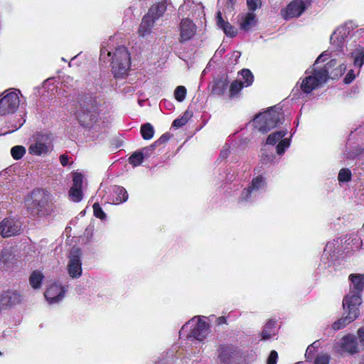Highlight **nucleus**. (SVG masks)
Segmentation results:
<instances>
[{
  "mask_svg": "<svg viewBox=\"0 0 364 364\" xmlns=\"http://www.w3.org/2000/svg\"><path fill=\"white\" fill-rule=\"evenodd\" d=\"M332 56L328 50L323 52L316 59L313 68L305 72L306 76L303 79L301 89L305 93H310L314 90L324 84L328 78V71L326 68H316V64L325 61Z\"/></svg>",
  "mask_w": 364,
  "mask_h": 364,
  "instance_id": "f257e3e1",
  "label": "nucleus"
},
{
  "mask_svg": "<svg viewBox=\"0 0 364 364\" xmlns=\"http://www.w3.org/2000/svg\"><path fill=\"white\" fill-rule=\"evenodd\" d=\"M107 57H111L112 73L115 77H123L127 75L131 65V57L126 47L118 46L112 53L102 48L100 59L105 60Z\"/></svg>",
  "mask_w": 364,
  "mask_h": 364,
  "instance_id": "f03ea898",
  "label": "nucleus"
},
{
  "mask_svg": "<svg viewBox=\"0 0 364 364\" xmlns=\"http://www.w3.org/2000/svg\"><path fill=\"white\" fill-rule=\"evenodd\" d=\"M284 114L279 108L272 107L266 112L257 114L253 120V126L262 134L282 124Z\"/></svg>",
  "mask_w": 364,
  "mask_h": 364,
  "instance_id": "7ed1b4c3",
  "label": "nucleus"
},
{
  "mask_svg": "<svg viewBox=\"0 0 364 364\" xmlns=\"http://www.w3.org/2000/svg\"><path fill=\"white\" fill-rule=\"evenodd\" d=\"M348 279L350 282V291L344 297L343 304L358 307L362 302L360 294L364 289V274H350Z\"/></svg>",
  "mask_w": 364,
  "mask_h": 364,
  "instance_id": "20e7f679",
  "label": "nucleus"
},
{
  "mask_svg": "<svg viewBox=\"0 0 364 364\" xmlns=\"http://www.w3.org/2000/svg\"><path fill=\"white\" fill-rule=\"evenodd\" d=\"M53 150L52 138L50 134L37 133L30 141L28 153L34 156H45Z\"/></svg>",
  "mask_w": 364,
  "mask_h": 364,
  "instance_id": "39448f33",
  "label": "nucleus"
},
{
  "mask_svg": "<svg viewBox=\"0 0 364 364\" xmlns=\"http://www.w3.org/2000/svg\"><path fill=\"white\" fill-rule=\"evenodd\" d=\"M98 117L97 105L93 102H82L76 112V117L83 127H90L97 120Z\"/></svg>",
  "mask_w": 364,
  "mask_h": 364,
  "instance_id": "423d86ee",
  "label": "nucleus"
},
{
  "mask_svg": "<svg viewBox=\"0 0 364 364\" xmlns=\"http://www.w3.org/2000/svg\"><path fill=\"white\" fill-rule=\"evenodd\" d=\"M188 327L192 328L190 336L198 341L204 339L209 333L208 324L201 318H193L182 327V329L184 330Z\"/></svg>",
  "mask_w": 364,
  "mask_h": 364,
  "instance_id": "0eeeda50",
  "label": "nucleus"
},
{
  "mask_svg": "<svg viewBox=\"0 0 364 364\" xmlns=\"http://www.w3.org/2000/svg\"><path fill=\"white\" fill-rule=\"evenodd\" d=\"M20 103L16 91L8 92L0 100V115L12 114L18 109Z\"/></svg>",
  "mask_w": 364,
  "mask_h": 364,
  "instance_id": "6e6552de",
  "label": "nucleus"
},
{
  "mask_svg": "<svg viewBox=\"0 0 364 364\" xmlns=\"http://www.w3.org/2000/svg\"><path fill=\"white\" fill-rule=\"evenodd\" d=\"M80 257V250L73 247L69 254V261L67 265L68 272L73 279L79 278L82 275V269Z\"/></svg>",
  "mask_w": 364,
  "mask_h": 364,
  "instance_id": "1a4fd4ad",
  "label": "nucleus"
},
{
  "mask_svg": "<svg viewBox=\"0 0 364 364\" xmlns=\"http://www.w3.org/2000/svg\"><path fill=\"white\" fill-rule=\"evenodd\" d=\"M334 346L338 352L354 354L363 350V348L358 343L355 337L353 335L343 336L336 342Z\"/></svg>",
  "mask_w": 364,
  "mask_h": 364,
  "instance_id": "9d476101",
  "label": "nucleus"
},
{
  "mask_svg": "<svg viewBox=\"0 0 364 364\" xmlns=\"http://www.w3.org/2000/svg\"><path fill=\"white\" fill-rule=\"evenodd\" d=\"M242 79L233 81L230 87V97H237V94L244 87L251 85L254 80L252 72L248 69H243L240 72Z\"/></svg>",
  "mask_w": 364,
  "mask_h": 364,
  "instance_id": "9b49d317",
  "label": "nucleus"
},
{
  "mask_svg": "<svg viewBox=\"0 0 364 364\" xmlns=\"http://www.w3.org/2000/svg\"><path fill=\"white\" fill-rule=\"evenodd\" d=\"M21 232V225L13 218H5L0 223V234L3 237H9L19 235Z\"/></svg>",
  "mask_w": 364,
  "mask_h": 364,
  "instance_id": "f8f14e48",
  "label": "nucleus"
},
{
  "mask_svg": "<svg viewBox=\"0 0 364 364\" xmlns=\"http://www.w3.org/2000/svg\"><path fill=\"white\" fill-rule=\"evenodd\" d=\"M66 292V289L59 283L50 284L44 293L47 301L50 304H55L63 299Z\"/></svg>",
  "mask_w": 364,
  "mask_h": 364,
  "instance_id": "ddd939ff",
  "label": "nucleus"
},
{
  "mask_svg": "<svg viewBox=\"0 0 364 364\" xmlns=\"http://www.w3.org/2000/svg\"><path fill=\"white\" fill-rule=\"evenodd\" d=\"M343 309L348 312V314L346 317L341 318L333 323L332 328L336 331L339 330L345 327L347 324L353 322L358 318L359 314L358 307L350 304L344 305L343 304Z\"/></svg>",
  "mask_w": 364,
  "mask_h": 364,
  "instance_id": "4468645a",
  "label": "nucleus"
},
{
  "mask_svg": "<svg viewBox=\"0 0 364 364\" xmlns=\"http://www.w3.org/2000/svg\"><path fill=\"white\" fill-rule=\"evenodd\" d=\"M306 9V6L302 0H294L289 3L284 10L282 11L281 14L285 19L299 17Z\"/></svg>",
  "mask_w": 364,
  "mask_h": 364,
  "instance_id": "2eb2a0df",
  "label": "nucleus"
},
{
  "mask_svg": "<svg viewBox=\"0 0 364 364\" xmlns=\"http://www.w3.org/2000/svg\"><path fill=\"white\" fill-rule=\"evenodd\" d=\"M204 7L200 3H195L193 1H186L178 9L179 14L185 16L190 11L193 18L204 17Z\"/></svg>",
  "mask_w": 364,
  "mask_h": 364,
  "instance_id": "dca6fc26",
  "label": "nucleus"
},
{
  "mask_svg": "<svg viewBox=\"0 0 364 364\" xmlns=\"http://www.w3.org/2000/svg\"><path fill=\"white\" fill-rule=\"evenodd\" d=\"M180 42H185L191 39L196 33V26L188 18H183L180 26Z\"/></svg>",
  "mask_w": 364,
  "mask_h": 364,
  "instance_id": "f3484780",
  "label": "nucleus"
},
{
  "mask_svg": "<svg viewBox=\"0 0 364 364\" xmlns=\"http://www.w3.org/2000/svg\"><path fill=\"white\" fill-rule=\"evenodd\" d=\"M265 181L262 176H258L253 178L251 186L245 189L242 192V197L244 200H249L252 195L256 196V193L264 187Z\"/></svg>",
  "mask_w": 364,
  "mask_h": 364,
  "instance_id": "a211bd4d",
  "label": "nucleus"
},
{
  "mask_svg": "<svg viewBox=\"0 0 364 364\" xmlns=\"http://www.w3.org/2000/svg\"><path fill=\"white\" fill-rule=\"evenodd\" d=\"M236 352V348L232 345H223L218 349V356L217 362L220 364H228L232 355Z\"/></svg>",
  "mask_w": 364,
  "mask_h": 364,
  "instance_id": "6ab92c4d",
  "label": "nucleus"
},
{
  "mask_svg": "<svg viewBox=\"0 0 364 364\" xmlns=\"http://www.w3.org/2000/svg\"><path fill=\"white\" fill-rule=\"evenodd\" d=\"M128 193L126 189L122 186H114L111 190V198L109 200L110 203L119 204L127 201Z\"/></svg>",
  "mask_w": 364,
  "mask_h": 364,
  "instance_id": "aec40b11",
  "label": "nucleus"
},
{
  "mask_svg": "<svg viewBox=\"0 0 364 364\" xmlns=\"http://www.w3.org/2000/svg\"><path fill=\"white\" fill-rule=\"evenodd\" d=\"M348 31L345 27H341L336 29L331 36V43L338 48L343 47L345 39L347 37Z\"/></svg>",
  "mask_w": 364,
  "mask_h": 364,
  "instance_id": "412c9836",
  "label": "nucleus"
},
{
  "mask_svg": "<svg viewBox=\"0 0 364 364\" xmlns=\"http://www.w3.org/2000/svg\"><path fill=\"white\" fill-rule=\"evenodd\" d=\"M216 23L217 26L224 31L226 36L232 38L237 35V29L222 18L220 11L217 13Z\"/></svg>",
  "mask_w": 364,
  "mask_h": 364,
  "instance_id": "4be33fe9",
  "label": "nucleus"
},
{
  "mask_svg": "<svg viewBox=\"0 0 364 364\" xmlns=\"http://www.w3.org/2000/svg\"><path fill=\"white\" fill-rule=\"evenodd\" d=\"M240 27L245 31H248L255 26L257 20L256 16L253 13H247L240 16Z\"/></svg>",
  "mask_w": 364,
  "mask_h": 364,
  "instance_id": "5701e85b",
  "label": "nucleus"
},
{
  "mask_svg": "<svg viewBox=\"0 0 364 364\" xmlns=\"http://www.w3.org/2000/svg\"><path fill=\"white\" fill-rule=\"evenodd\" d=\"M167 9V2L166 1H161L153 4L149 10L147 14L154 21L158 20L160 17L163 16L164 12Z\"/></svg>",
  "mask_w": 364,
  "mask_h": 364,
  "instance_id": "b1692460",
  "label": "nucleus"
},
{
  "mask_svg": "<svg viewBox=\"0 0 364 364\" xmlns=\"http://www.w3.org/2000/svg\"><path fill=\"white\" fill-rule=\"evenodd\" d=\"M14 259V256L11 250L3 249L0 252V268L2 269H7L13 264Z\"/></svg>",
  "mask_w": 364,
  "mask_h": 364,
  "instance_id": "393cba45",
  "label": "nucleus"
},
{
  "mask_svg": "<svg viewBox=\"0 0 364 364\" xmlns=\"http://www.w3.org/2000/svg\"><path fill=\"white\" fill-rule=\"evenodd\" d=\"M155 23L154 19L151 18L149 16L146 15L139 26V34L141 36H144L151 33V30Z\"/></svg>",
  "mask_w": 364,
  "mask_h": 364,
  "instance_id": "a878e982",
  "label": "nucleus"
},
{
  "mask_svg": "<svg viewBox=\"0 0 364 364\" xmlns=\"http://www.w3.org/2000/svg\"><path fill=\"white\" fill-rule=\"evenodd\" d=\"M276 335V322L273 321H269L262 331L261 336L264 341L271 338L272 336Z\"/></svg>",
  "mask_w": 364,
  "mask_h": 364,
  "instance_id": "bb28decb",
  "label": "nucleus"
},
{
  "mask_svg": "<svg viewBox=\"0 0 364 364\" xmlns=\"http://www.w3.org/2000/svg\"><path fill=\"white\" fill-rule=\"evenodd\" d=\"M21 301V296L16 292H7L1 299L2 305H14Z\"/></svg>",
  "mask_w": 364,
  "mask_h": 364,
  "instance_id": "cd10ccee",
  "label": "nucleus"
},
{
  "mask_svg": "<svg viewBox=\"0 0 364 364\" xmlns=\"http://www.w3.org/2000/svg\"><path fill=\"white\" fill-rule=\"evenodd\" d=\"M44 204V201L37 200H33L32 201H31L30 200H27L26 202V205L28 206V210L33 215H40L43 211Z\"/></svg>",
  "mask_w": 364,
  "mask_h": 364,
  "instance_id": "c85d7f7f",
  "label": "nucleus"
},
{
  "mask_svg": "<svg viewBox=\"0 0 364 364\" xmlns=\"http://www.w3.org/2000/svg\"><path fill=\"white\" fill-rule=\"evenodd\" d=\"M355 66L360 68L364 63V48L358 46L351 53Z\"/></svg>",
  "mask_w": 364,
  "mask_h": 364,
  "instance_id": "c756f323",
  "label": "nucleus"
},
{
  "mask_svg": "<svg viewBox=\"0 0 364 364\" xmlns=\"http://www.w3.org/2000/svg\"><path fill=\"white\" fill-rule=\"evenodd\" d=\"M43 275L38 271H34L29 279L30 284L33 289H38L41 287Z\"/></svg>",
  "mask_w": 364,
  "mask_h": 364,
  "instance_id": "7c9ffc66",
  "label": "nucleus"
},
{
  "mask_svg": "<svg viewBox=\"0 0 364 364\" xmlns=\"http://www.w3.org/2000/svg\"><path fill=\"white\" fill-rule=\"evenodd\" d=\"M287 134V131L281 130L271 134L267 139V144L274 145Z\"/></svg>",
  "mask_w": 364,
  "mask_h": 364,
  "instance_id": "2f4dec72",
  "label": "nucleus"
},
{
  "mask_svg": "<svg viewBox=\"0 0 364 364\" xmlns=\"http://www.w3.org/2000/svg\"><path fill=\"white\" fill-rule=\"evenodd\" d=\"M141 134L145 140L151 139L154 134V127L151 124L146 123L141 126Z\"/></svg>",
  "mask_w": 364,
  "mask_h": 364,
  "instance_id": "473e14b6",
  "label": "nucleus"
},
{
  "mask_svg": "<svg viewBox=\"0 0 364 364\" xmlns=\"http://www.w3.org/2000/svg\"><path fill=\"white\" fill-rule=\"evenodd\" d=\"M69 196L74 202H80L82 199V191L80 187H71Z\"/></svg>",
  "mask_w": 364,
  "mask_h": 364,
  "instance_id": "72a5a7b5",
  "label": "nucleus"
},
{
  "mask_svg": "<svg viewBox=\"0 0 364 364\" xmlns=\"http://www.w3.org/2000/svg\"><path fill=\"white\" fill-rule=\"evenodd\" d=\"M25 154L26 148L23 146H14L11 149V154L12 157L16 160L21 159Z\"/></svg>",
  "mask_w": 364,
  "mask_h": 364,
  "instance_id": "f704fd0d",
  "label": "nucleus"
},
{
  "mask_svg": "<svg viewBox=\"0 0 364 364\" xmlns=\"http://www.w3.org/2000/svg\"><path fill=\"white\" fill-rule=\"evenodd\" d=\"M186 96V88L184 86H178L174 91V97L178 102H183Z\"/></svg>",
  "mask_w": 364,
  "mask_h": 364,
  "instance_id": "c9c22d12",
  "label": "nucleus"
},
{
  "mask_svg": "<svg viewBox=\"0 0 364 364\" xmlns=\"http://www.w3.org/2000/svg\"><path fill=\"white\" fill-rule=\"evenodd\" d=\"M144 159V158L140 151L135 152L129 158V162L133 166H136L142 163Z\"/></svg>",
  "mask_w": 364,
  "mask_h": 364,
  "instance_id": "e433bc0d",
  "label": "nucleus"
},
{
  "mask_svg": "<svg viewBox=\"0 0 364 364\" xmlns=\"http://www.w3.org/2000/svg\"><path fill=\"white\" fill-rule=\"evenodd\" d=\"M351 178V172L348 168H342L338 173V179L340 182H348Z\"/></svg>",
  "mask_w": 364,
  "mask_h": 364,
  "instance_id": "4c0bfd02",
  "label": "nucleus"
},
{
  "mask_svg": "<svg viewBox=\"0 0 364 364\" xmlns=\"http://www.w3.org/2000/svg\"><path fill=\"white\" fill-rule=\"evenodd\" d=\"M227 89V83L223 80H219L216 82L213 88L214 93L218 95H223Z\"/></svg>",
  "mask_w": 364,
  "mask_h": 364,
  "instance_id": "58836bf2",
  "label": "nucleus"
},
{
  "mask_svg": "<svg viewBox=\"0 0 364 364\" xmlns=\"http://www.w3.org/2000/svg\"><path fill=\"white\" fill-rule=\"evenodd\" d=\"M289 146V140L288 139H282L277 146V152L278 154H282L284 152L285 149Z\"/></svg>",
  "mask_w": 364,
  "mask_h": 364,
  "instance_id": "ea45409f",
  "label": "nucleus"
},
{
  "mask_svg": "<svg viewBox=\"0 0 364 364\" xmlns=\"http://www.w3.org/2000/svg\"><path fill=\"white\" fill-rule=\"evenodd\" d=\"M93 211L95 217L102 220L105 218L106 214L104 213L98 203H94Z\"/></svg>",
  "mask_w": 364,
  "mask_h": 364,
  "instance_id": "a19ab883",
  "label": "nucleus"
},
{
  "mask_svg": "<svg viewBox=\"0 0 364 364\" xmlns=\"http://www.w3.org/2000/svg\"><path fill=\"white\" fill-rule=\"evenodd\" d=\"M73 184L72 187H80L82 188V175L79 173H74L73 176Z\"/></svg>",
  "mask_w": 364,
  "mask_h": 364,
  "instance_id": "79ce46f5",
  "label": "nucleus"
},
{
  "mask_svg": "<svg viewBox=\"0 0 364 364\" xmlns=\"http://www.w3.org/2000/svg\"><path fill=\"white\" fill-rule=\"evenodd\" d=\"M247 4L249 10L255 11L257 8L261 6V1L260 0H247Z\"/></svg>",
  "mask_w": 364,
  "mask_h": 364,
  "instance_id": "37998d69",
  "label": "nucleus"
},
{
  "mask_svg": "<svg viewBox=\"0 0 364 364\" xmlns=\"http://www.w3.org/2000/svg\"><path fill=\"white\" fill-rule=\"evenodd\" d=\"M156 149V144H152L151 145L144 148L140 152L143 155L144 158L149 157Z\"/></svg>",
  "mask_w": 364,
  "mask_h": 364,
  "instance_id": "c03bdc74",
  "label": "nucleus"
},
{
  "mask_svg": "<svg viewBox=\"0 0 364 364\" xmlns=\"http://www.w3.org/2000/svg\"><path fill=\"white\" fill-rule=\"evenodd\" d=\"M329 356L326 354H322L317 356L314 361V364H328Z\"/></svg>",
  "mask_w": 364,
  "mask_h": 364,
  "instance_id": "a18cd8bd",
  "label": "nucleus"
},
{
  "mask_svg": "<svg viewBox=\"0 0 364 364\" xmlns=\"http://www.w3.org/2000/svg\"><path fill=\"white\" fill-rule=\"evenodd\" d=\"M188 122V118L186 116H183L180 119H176L173 122V126L178 128L184 126Z\"/></svg>",
  "mask_w": 364,
  "mask_h": 364,
  "instance_id": "49530a36",
  "label": "nucleus"
},
{
  "mask_svg": "<svg viewBox=\"0 0 364 364\" xmlns=\"http://www.w3.org/2000/svg\"><path fill=\"white\" fill-rule=\"evenodd\" d=\"M278 358V354L277 351L272 350L270 354L267 358V364H277V360Z\"/></svg>",
  "mask_w": 364,
  "mask_h": 364,
  "instance_id": "de8ad7c7",
  "label": "nucleus"
},
{
  "mask_svg": "<svg viewBox=\"0 0 364 364\" xmlns=\"http://www.w3.org/2000/svg\"><path fill=\"white\" fill-rule=\"evenodd\" d=\"M355 78V74L353 70L348 71L343 81L346 84L350 83Z\"/></svg>",
  "mask_w": 364,
  "mask_h": 364,
  "instance_id": "09e8293b",
  "label": "nucleus"
},
{
  "mask_svg": "<svg viewBox=\"0 0 364 364\" xmlns=\"http://www.w3.org/2000/svg\"><path fill=\"white\" fill-rule=\"evenodd\" d=\"M169 139V136L167 134H163L158 140H156L154 144H156V147L166 143Z\"/></svg>",
  "mask_w": 364,
  "mask_h": 364,
  "instance_id": "8fccbe9b",
  "label": "nucleus"
},
{
  "mask_svg": "<svg viewBox=\"0 0 364 364\" xmlns=\"http://www.w3.org/2000/svg\"><path fill=\"white\" fill-rule=\"evenodd\" d=\"M358 336L360 339V346L364 348V328H360L358 331Z\"/></svg>",
  "mask_w": 364,
  "mask_h": 364,
  "instance_id": "3c124183",
  "label": "nucleus"
},
{
  "mask_svg": "<svg viewBox=\"0 0 364 364\" xmlns=\"http://www.w3.org/2000/svg\"><path fill=\"white\" fill-rule=\"evenodd\" d=\"M60 161L62 166H65L68 164L69 158L67 155L62 154L60 156Z\"/></svg>",
  "mask_w": 364,
  "mask_h": 364,
  "instance_id": "603ef678",
  "label": "nucleus"
},
{
  "mask_svg": "<svg viewBox=\"0 0 364 364\" xmlns=\"http://www.w3.org/2000/svg\"><path fill=\"white\" fill-rule=\"evenodd\" d=\"M336 65V60L335 59H332L330 62H328L323 68H326L328 70L329 68H332Z\"/></svg>",
  "mask_w": 364,
  "mask_h": 364,
  "instance_id": "864d4df0",
  "label": "nucleus"
},
{
  "mask_svg": "<svg viewBox=\"0 0 364 364\" xmlns=\"http://www.w3.org/2000/svg\"><path fill=\"white\" fill-rule=\"evenodd\" d=\"M218 323L223 324L226 323V318L224 316H220L218 318Z\"/></svg>",
  "mask_w": 364,
  "mask_h": 364,
  "instance_id": "5fc2aeb1",
  "label": "nucleus"
},
{
  "mask_svg": "<svg viewBox=\"0 0 364 364\" xmlns=\"http://www.w3.org/2000/svg\"><path fill=\"white\" fill-rule=\"evenodd\" d=\"M316 344V342H314L311 346H309L306 349V353L313 352L314 346Z\"/></svg>",
  "mask_w": 364,
  "mask_h": 364,
  "instance_id": "6e6d98bb",
  "label": "nucleus"
},
{
  "mask_svg": "<svg viewBox=\"0 0 364 364\" xmlns=\"http://www.w3.org/2000/svg\"><path fill=\"white\" fill-rule=\"evenodd\" d=\"M237 0H228V6L232 8L234 4L236 3Z\"/></svg>",
  "mask_w": 364,
  "mask_h": 364,
  "instance_id": "4d7b16f0",
  "label": "nucleus"
},
{
  "mask_svg": "<svg viewBox=\"0 0 364 364\" xmlns=\"http://www.w3.org/2000/svg\"><path fill=\"white\" fill-rule=\"evenodd\" d=\"M23 123H21V124H20L18 127H16H16H15V129H14V130L11 131V132H14L15 130L18 129H19V128L23 125ZM6 133H10V132H6V133H4V134H6Z\"/></svg>",
  "mask_w": 364,
  "mask_h": 364,
  "instance_id": "13d9d810",
  "label": "nucleus"
},
{
  "mask_svg": "<svg viewBox=\"0 0 364 364\" xmlns=\"http://www.w3.org/2000/svg\"><path fill=\"white\" fill-rule=\"evenodd\" d=\"M341 70H342V69H343V70H346V66H344V65H343H343H341Z\"/></svg>",
  "mask_w": 364,
  "mask_h": 364,
  "instance_id": "bf43d9fd",
  "label": "nucleus"
},
{
  "mask_svg": "<svg viewBox=\"0 0 364 364\" xmlns=\"http://www.w3.org/2000/svg\"><path fill=\"white\" fill-rule=\"evenodd\" d=\"M62 60H63V61H66V60H65V58H62Z\"/></svg>",
  "mask_w": 364,
  "mask_h": 364,
  "instance_id": "052dcab7",
  "label": "nucleus"
},
{
  "mask_svg": "<svg viewBox=\"0 0 364 364\" xmlns=\"http://www.w3.org/2000/svg\"><path fill=\"white\" fill-rule=\"evenodd\" d=\"M296 364H301V363L299 362V363H296Z\"/></svg>",
  "mask_w": 364,
  "mask_h": 364,
  "instance_id": "680f3d73",
  "label": "nucleus"
},
{
  "mask_svg": "<svg viewBox=\"0 0 364 364\" xmlns=\"http://www.w3.org/2000/svg\"><path fill=\"white\" fill-rule=\"evenodd\" d=\"M0 355H1V353L0 352Z\"/></svg>",
  "mask_w": 364,
  "mask_h": 364,
  "instance_id": "e2e57ef3",
  "label": "nucleus"
}]
</instances>
